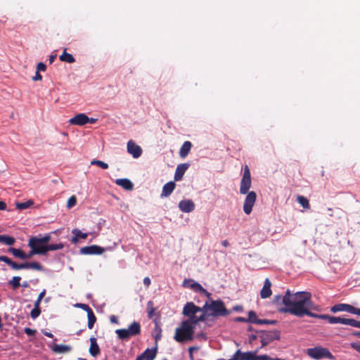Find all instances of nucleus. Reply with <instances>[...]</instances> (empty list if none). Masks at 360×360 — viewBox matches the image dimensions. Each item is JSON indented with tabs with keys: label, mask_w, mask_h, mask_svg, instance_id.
Segmentation results:
<instances>
[{
	"label": "nucleus",
	"mask_w": 360,
	"mask_h": 360,
	"mask_svg": "<svg viewBox=\"0 0 360 360\" xmlns=\"http://www.w3.org/2000/svg\"><path fill=\"white\" fill-rule=\"evenodd\" d=\"M143 359H145L144 356L143 355V354H141V355H139L136 357V360H143Z\"/></svg>",
	"instance_id": "61"
},
{
	"label": "nucleus",
	"mask_w": 360,
	"mask_h": 360,
	"mask_svg": "<svg viewBox=\"0 0 360 360\" xmlns=\"http://www.w3.org/2000/svg\"><path fill=\"white\" fill-rule=\"evenodd\" d=\"M89 117L84 113H79L70 119L69 123L72 125L83 126L88 123Z\"/></svg>",
	"instance_id": "15"
},
{
	"label": "nucleus",
	"mask_w": 360,
	"mask_h": 360,
	"mask_svg": "<svg viewBox=\"0 0 360 360\" xmlns=\"http://www.w3.org/2000/svg\"><path fill=\"white\" fill-rule=\"evenodd\" d=\"M28 246L30 249L37 250L35 252H38L39 255H44L46 254L47 244L43 243L41 239L37 236H32L29 239Z\"/></svg>",
	"instance_id": "8"
},
{
	"label": "nucleus",
	"mask_w": 360,
	"mask_h": 360,
	"mask_svg": "<svg viewBox=\"0 0 360 360\" xmlns=\"http://www.w3.org/2000/svg\"><path fill=\"white\" fill-rule=\"evenodd\" d=\"M311 309H312V307L311 308H308L306 310V313H304V316L307 315L310 317L317 318V319H323V317H324L326 316V314H317L312 313L310 311V310Z\"/></svg>",
	"instance_id": "41"
},
{
	"label": "nucleus",
	"mask_w": 360,
	"mask_h": 360,
	"mask_svg": "<svg viewBox=\"0 0 360 360\" xmlns=\"http://www.w3.org/2000/svg\"><path fill=\"white\" fill-rule=\"evenodd\" d=\"M142 354L144 356L145 360H153L156 356L157 349H147Z\"/></svg>",
	"instance_id": "28"
},
{
	"label": "nucleus",
	"mask_w": 360,
	"mask_h": 360,
	"mask_svg": "<svg viewBox=\"0 0 360 360\" xmlns=\"http://www.w3.org/2000/svg\"><path fill=\"white\" fill-rule=\"evenodd\" d=\"M87 317H88V328L89 329H91L96 321V318L94 315V311H88Z\"/></svg>",
	"instance_id": "32"
},
{
	"label": "nucleus",
	"mask_w": 360,
	"mask_h": 360,
	"mask_svg": "<svg viewBox=\"0 0 360 360\" xmlns=\"http://www.w3.org/2000/svg\"><path fill=\"white\" fill-rule=\"evenodd\" d=\"M179 210L186 213L191 212L195 209V204L191 200H183L179 203Z\"/></svg>",
	"instance_id": "16"
},
{
	"label": "nucleus",
	"mask_w": 360,
	"mask_h": 360,
	"mask_svg": "<svg viewBox=\"0 0 360 360\" xmlns=\"http://www.w3.org/2000/svg\"><path fill=\"white\" fill-rule=\"evenodd\" d=\"M345 325L350 326L352 327L360 328V321L354 319H346Z\"/></svg>",
	"instance_id": "39"
},
{
	"label": "nucleus",
	"mask_w": 360,
	"mask_h": 360,
	"mask_svg": "<svg viewBox=\"0 0 360 360\" xmlns=\"http://www.w3.org/2000/svg\"><path fill=\"white\" fill-rule=\"evenodd\" d=\"M90 347H89V353L93 356H96L100 354V348L97 344L96 339L94 337L90 338Z\"/></svg>",
	"instance_id": "21"
},
{
	"label": "nucleus",
	"mask_w": 360,
	"mask_h": 360,
	"mask_svg": "<svg viewBox=\"0 0 360 360\" xmlns=\"http://www.w3.org/2000/svg\"><path fill=\"white\" fill-rule=\"evenodd\" d=\"M22 286L24 287V288H27L28 287V283L27 281H25L22 283Z\"/></svg>",
	"instance_id": "63"
},
{
	"label": "nucleus",
	"mask_w": 360,
	"mask_h": 360,
	"mask_svg": "<svg viewBox=\"0 0 360 360\" xmlns=\"http://www.w3.org/2000/svg\"><path fill=\"white\" fill-rule=\"evenodd\" d=\"M330 311L333 313L346 311L352 314L360 316V309L354 307L349 304H338L333 306Z\"/></svg>",
	"instance_id": "11"
},
{
	"label": "nucleus",
	"mask_w": 360,
	"mask_h": 360,
	"mask_svg": "<svg viewBox=\"0 0 360 360\" xmlns=\"http://www.w3.org/2000/svg\"><path fill=\"white\" fill-rule=\"evenodd\" d=\"M0 243L7 245H13L15 243V239L10 236L0 235Z\"/></svg>",
	"instance_id": "29"
},
{
	"label": "nucleus",
	"mask_w": 360,
	"mask_h": 360,
	"mask_svg": "<svg viewBox=\"0 0 360 360\" xmlns=\"http://www.w3.org/2000/svg\"><path fill=\"white\" fill-rule=\"evenodd\" d=\"M110 320L111 323H118V319L117 316H115L114 315L110 316Z\"/></svg>",
	"instance_id": "55"
},
{
	"label": "nucleus",
	"mask_w": 360,
	"mask_h": 360,
	"mask_svg": "<svg viewBox=\"0 0 360 360\" xmlns=\"http://www.w3.org/2000/svg\"><path fill=\"white\" fill-rule=\"evenodd\" d=\"M115 184L127 191H131L134 188L132 182L128 179H117Z\"/></svg>",
	"instance_id": "20"
},
{
	"label": "nucleus",
	"mask_w": 360,
	"mask_h": 360,
	"mask_svg": "<svg viewBox=\"0 0 360 360\" xmlns=\"http://www.w3.org/2000/svg\"><path fill=\"white\" fill-rule=\"evenodd\" d=\"M46 69V66L44 63L40 62L37 64V71L39 72V71H45Z\"/></svg>",
	"instance_id": "47"
},
{
	"label": "nucleus",
	"mask_w": 360,
	"mask_h": 360,
	"mask_svg": "<svg viewBox=\"0 0 360 360\" xmlns=\"http://www.w3.org/2000/svg\"><path fill=\"white\" fill-rule=\"evenodd\" d=\"M307 354L313 359L319 360L323 358L333 359L334 356L328 349L321 346L309 348L306 351Z\"/></svg>",
	"instance_id": "7"
},
{
	"label": "nucleus",
	"mask_w": 360,
	"mask_h": 360,
	"mask_svg": "<svg viewBox=\"0 0 360 360\" xmlns=\"http://www.w3.org/2000/svg\"><path fill=\"white\" fill-rule=\"evenodd\" d=\"M32 79L34 81L41 80L42 79V77L39 74V72L38 71H37L36 73H35V75L33 77Z\"/></svg>",
	"instance_id": "51"
},
{
	"label": "nucleus",
	"mask_w": 360,
	"mask_h": 360,
	"mask_svg": "<svg viewBox=\"0 0 360 360\" xmlns=\"http://www.w3.org/2000/svg\"><path fill=\"white\" fill-rule=\"evenodd\" d=\"M127 152L132 155L134 158H139L142 154L141 148L136 144L132 140L127 142Z\"/></svg>",
	"instance_id": "13"
},
{
	"label": "nucleus",
	"mask_w": 360,
	"mask_h": 360,
	"mask_svg": "<svg viewBox=\"0 0 360 360\" xmlns=\"http://www.w3.org/2000/svg\"><path fill=\"white\" fill-rule=\"evenodd\" d=\"M141 333V325L139 322L134 321L127 328L117 329L115 333L119 339L127 340L131 337L139 335Z\"/></svg>",
	"instance_id": "6"
},
{
	"label": "nucleus",
	"mask_w": 360,
	"mask_h": 360,
	"mask_svg": "<svg viewBox=\"0 0 360 360\" xmlns=\"http://www.w3.org/2000/svg\"><path fill=\"white\" fill-rule=\"evenodd\" d=\"M191 288L195 292H200V294L205 295L207 297L210 296V293L207 292L200 283L193 282Z\"/></svg>",
	"instance_id": "25"
},
{
	"label": "nucleus",
	"mask_w": 360,
	"mask_h": 360,
	"mask_svg": "<svg viewBox=\"0 0 360 360\" xmlns=\"http://www.w3.org/2000/svg\"><path fill=\"white\" fill-rule=\"evenodd\" d=\"M59 59L61 61L67 62L68 63H72L75 61V58L70 53H68L65 51H63V54L60 56Z\"/></svg>",
	"instance_id": "30"
},
{
	"label": "nucleus",
	"mask_w": 360,
	"mask_h": 360,
	"mask_svg": "<svg viewBox=\"0 0 360 360\" xmlns=\"http://www.w3.org/2000/svg\"><path fill=\"white\" fill-rule=\"evenodd\" d=\"M6 209V204L3 201H0V210H5Z\"/></svg>",
	"instance_id": "56"
},
{
	"label": "nucleus",
	"mask_w": 360,
	"mask_h": 360,
	"mask_svg": "<svg viewBox=\"0 0 360 360\" xmlns=\"http://www.w3.org/2000/svg\"><path fill=\"white\" fill-rule=\"evenodd\" d=\"M72 233L75 235V236L72 238V242L73 243H76L78 241V238L86 239L88 236V233H82L77 229H74L72 231Z\"/></svg>",
	"instance_id": "26"
},
{
	"label": "nucleus",
	"mask_w": 360,
	"mask_h": 360,
	"mask_svg": "<svg viewBox=\"0 0 360 360\" xmlns=\"http://www.w3.org/2000/svg\"><path fill=\"white\" fill-rule=\"evenodd\" d=\"M175 188V184L173 181H169L165 184L163 186L161 196L162 197H167L169 196L174 191Z\"/></svg>",
	"instance_id": "22"
},
{
	"label": "nucleus",
	"mask_w": 360,
	"mask_h": 360,
	"mask_svg": "<svg viewBox=\"0 0 360 360\" xmlns=\"http://www.w3.org/2000/svg\"><path fill=\"white\" fill-rule=\"evenodd\" d=\"M276 323V321L274 320H267V319H260L259 321H258V324L259 325H262V324H275Z\"/></svg>",
	"instance_id": "45"
},
{
	"label": "nucleus",
	"mask_w": 360,
	"mask_h": 360,
	"mask_svg": "<svg viewBox=\"0 0 360 360\" xmlns=\"http://www.w3.org/2000/svg\"><path fill=\"white\" fill-rule=\"evenodd\" d=\"M51 348V350L56 354H65L72 350L71 346L65 345L54 344Z\"/></svg>",
	"instance_id": "19"
},
{
	"label": "nucleus",
	"mask_w": 360,
	"mask_h": 360,
	"mask_svg": "<svg viewBox=\"0 0 360 360\" xmlns=\"http://www.w3.org/2000/svg\"><path fill=\"white\" fill-rule=\"evenodd\" d=\"M34 204L33 200H30L26 202H17L16 203V208L22 210L29 208L30 206H32Z\"/></svg>",
	"instance_id": "31"
},
{
	"label": "nucleus",
	"mask_w": 360,
	"mask_h": 360,
	"mask_svg": "<svg viewBox=\"0 0 360 360\" xmlns=\"http://www.w3.org/2000/svg\"><path fill=\"white\" fill-rule=\"evenodd\" d=\"M44 335H46L48 338H53V335L50 332H44Z\"/></svg>",
	"instance_id": "58"
},
{
	"label": "nucleus",
	"mask_w": 360,
	"mask_h": 360,
	"mask_svg": "<svg viewBox=\"0 0 360 360\" xmlns=\"http://www.w3.org/2000/svg\"><path fill=\"white\" fill-rule=\"evenodd\" d=\"M8 252L11 253L16 258H19L21 259H26L25 252H24L20 249L10 248L8 250Z\"/></svg>",
	"instance_id": "27"
},
{
	"label": "nucleus",
	"mask_w": 360,
	"mask_h": 360,
	"mask_svg": "<svg viewBox=\"0 0 360 360\" xmlns=\"http://www.w3.org/2000/svg\"><path fill=\"white\" fill-rule=\"evenodd\" d=\"M354 335L360 337V331H356L353 333Z\"/></svg>",
	"instance_id": "64"
},
{
	"label": "nucleus",
	"mask_w": 360,
	"mask_h": 360,
	"mask_svg": "<svg viewBox=\"0 0 360 360\" xmlns=\"http://www.w3.org/2000/svg\"><path fill=\"white\" fill-rule=\"evenodd\" d=\"M64 248V245L63 243H57V244H47L46 246V253L49 251H54L58 250H61Z\"/></svg>",
	"instance_id": "35"
},
{
	"label": "nucleus",
	"mask_w": 360,
	"mask_h": 360,
	"mask_svg": "<svg viewBox=\"0 0 360 360\" xmlns=\"http://www.w3.org/2000/svg\"><path fill=\"white\" fill-rule=\"evenodd\" d=\"M192 147V144L190 141H185L181 146L179 150V155L181 158H186L189 153Z\"/></svg>",
	"instance_id": "24"
},
{
	"label": "nucleus",
	"mask_w": 360,
	"mask_h": 360,
	"mask_svg": "<svg viewBox=\"0 0 360 360\" xmlns=\"http://www.w3.org/2000/svg\"><path fill=\"white\" fill-rule=\"evenodd\" d=\"M96 121H97V119H96V118H93V117L89 118V117L88 123L94 124L96 122Z\"/></svg>",
	"instance_id": "57"
},
{
	"label": "nucleus",
	"mask_w": 360,
	"mask_h": 360,
	"mask_svg": "<svg viewBox=\"0 0 360 360\" xmlns=\"http://www.w3.org/2000/svg\"><path fill=\"white\" fill-rule=\"evenodd\" d=\"M41 313L40 307L34 305V308L32 309L30 312V316L32 319H36Z\"/></svg>",
	"instance_id": "40"
},
{
	"label": "nucleus",
	"mask_w": 360,
	"mask_h": 360,
	"mask_svg": "<svg viewBox=\"0 0 360 360\" xmlns=\"http://www.w3.org/2000/svg\"><path fill=\"white\" fill-rule=\"evenodd\" d=\"M260 319L257 318V316L255 311H250L248 312V322L258 324V321Z\"/></svg>",
	"instance_id": "36"
},
{
	"label": "nucleus",
	"mask_w": 360,
	"mask_h": 360,
	"mask_svg": "<svg viewBox=\"0 0 360 360\" xmlns=\"http://www.w3.org/2000/svg\"><path fill=\"white\" fill-rule=\"evenodd\" d=\"M182 314L188 318L183 321L188 322L189 325L195 328L198 322H206L209 320V314L204 311L203 308L196 306L192 302H187L184 305Z\"/></svg>",
	"instance_id": "2"
},
{
	"label": "nucleus",
	"mask_w": 360,
	"mask_h": 360,
	"mask_svg": "<svg viewBox=\"0 0 360 360\" xmlns=\"http://www.w3.org/2000/svg\"><path fill=\"white\" fill-rule=\"evenodd\" d=\"M189 165L186 163L180 164L177 165L175 174H174V179L175 181H180L183 178L184 173L186 169L188 168Z\"/></svg>",
	"instance_id": "18"
},
{
	"label": "nucleus",
	"mask_w": 360,
	"mask_h": 360,
	"mask_svg": "<svg viewBox=\"0 0 360 360\" xmlns=\"http://www.w3.org/2000/svg\"><path fill=\"white\" fill-rule=\"evenodd\" d=\"M271 283L270 280L268 278H266L264 281L263 288L260 291V297L262 299H266L271 295L272 292L271 290Z\"/></svg>",
	"instance_id": "17"
},
{
	"label": "nucleus",
	"mask_w": 360,
	"mask_h": 360,
	"mask_svg": "<svg viewBox=\"0 0 360 360\" xmlns=\"http://www.w3.org/2000/svg\"><path fill=\"white\" fill-rule=\"evenodd\" d=\"M246 194L247 195L243 204V211L246 214H250L252 212V207L255 203L257 195L255 191H250Z\"/></svg>",
	"instance_id": "12"
},
{
	"label": "nucleus",
	"mask_w": 360,
	"mask_h": 360,
	"mask_svg": "<svg viewBox=\"0 0 360 360\" xmlns=\"http://www.w3.org/2000/svg\"><path fill=\"white\" fill-rule=\"evenodd\" d=\"M160 333H161V330L160 329L159 334L155 336L156 341H158L159 339H160V338H161Z\"/></svg>",
	"instance_id": "62"
},
{
	"label": "nucleus",
	"mask_w": 360,
	"mask_h": 360,
	"mask_svg": "<svg viewBox=\"0 0 360 360\" xmlns=\"http://www.w3.org/2000/svg\"><path fill=\"white\" fill-rule=\"evenodd\" d=\"M76 307L82 309L83 310L86 311L87 313H88V311H93L91 309V307L89 305L86 304H77Z\"/></svg>",
	"instance_id": "44"
},
{
	"label": "nucleus",
	"mask_w": 360,
	"mask_h": 360,
	"mask_svg": "<svg viewBox=\"0 0 360 360\" xmlns=\"http://www.w3.org/2000/svg\"><path fill=\"white\" fill-rule=\"evenodd\" d=\"M273 302L276 304L281 302L284 305L278 308L279 312L289 313L297 317L304 316L306 310L313 306L311 293L305 291L291 293L288 290L284 296L275 295Z\"/></svg>",
	"instance_id": "1"
},
{
	"label": "nucleus",
	"mask_w": 360,
	"mask_h": 360,
	"mask_svg": "<svg viewBox=\"0 0 360 360\" xmlns=\"http://www.w3.org/2000/svg\"><path fill=\"white\" fill-rule=\"evenodd\" d=\"M79 252L82 255H101L104 249L98 245H92L82 248Z\"/></svg>",
	"instance_id": "14"
},
{
	"label": "nucleus",
	"mask_w": 360,
	"mask_h": 360,
	"mask_svg": "<svg viewBox=\"0 0 360 360\" xmlns=\"http://www.w3.org/2000/svg\"><path fill=\"white\" fill-rule=\"evenodd\" d=\"M235 321H238V322H248V319L238 316V317L236 318Z\"/></svg>",
	"instance_id": "54"
},
{
	"label": "nucleus",
	"mask_w": 360,
	"mask_h": 360,
	"mask_svg": "<svg viewBox=\"0 0 360 360\" xmlns=\"http://www.w3.org/2000/svg\"><path fill=\"white\" fill-rule=\"evenodd\" d=\"M0 262H4L8 265H9L14 270H20V269H34L37 271H42L43 266L37 262H23L20 264H17L15 262L12 261L9 257L4 255L0 256Z\"/></svg>",
	"instance_id": "5"
},
{
	"label": "nucleus",
	"mask_w": 360,
	"mask_h": 360,
	"mask_svg": "<svg viewBox=\"0 0 360 360\" xmlns=\"http://www.w3.org/2000/svg\"><path fill=\"white\" fill-rule=\"evenodd\" d=\"M39 238L41 239V240L42 241L43 243L48 244V243L51 240V234L47 233V234L44 235L43 237Z\"/></svg>",
	"instance_id": "46"
},
{
	"label": "nucleus",
	"mask_w": 360,
	"mask_h": 360,
	"mask_svg": "<svg viewBox=\"0 0 360 360\" xmlns=\"http://www.w3.org/2000/svg\"><path fill=\"white\" fill-rule=\"evenodd\" d=\"M24 331L29 336L34 335L36 333V330L30 328H25Z\"/></svg>",
	"instance_id": "48"
},
{
	"label": "nucleus",
	"mask_w": 360,
	"mask_h": 360,
	"mask_svg": "<svg viewBox=\"0 0 360 360\" xmlns=\"http://www.w3.org/2000/svg\"><path fill=\"white\" fill-rule=\"evenodd\" d=\"M195 327L188 322L182 321L181 326L176 328L174 339L178 342H184L193 339Z\"/></svg>",
	"instance_id": "4"
},
{
	"label": "nucleus",
	"mask_w": 360,
	"mask_h": 360,
	"mask_svg": "<svg viewBox=\"0 0 360 360\" xmlns=\"http://www.w3.org/2000/svg\"><path fill=\"white\" fill-rule=\"evenodd\" d=\"M221 244L224 247H227V246L229 245V241L227 240H222Z\"/></svg>",
	"instance_id": "59"
},
{
	"label": "nucleus",
	"mask_w": 360,
	"mask_h": 360,
	"mask_svg": "<svg viewBox=\"0 0 360 360\" xmlns=\"http://www.w3.org/2000/svg\"><path fill=\"white\" fill-rule=\"evenodd\" d=\"M76 203H77V198L75 195H72L68 200L67 207L71 208L73 206H75L76 205Z\"/></svg>",
	"instance_id": "42"
},
{
	"label": "nucleus",
	"mask_w": 360,
	"mask_h": 360,
	"mask_svg": "<svg viewBox=\"0 0 360 360\" xmlns=\"http://www.w3.org/2000/svg\"><path fill=\"white\" fill-rule=\"evenodd\" d=\"M37 250H33V249H31L30 251L29 252V253H25V256H26V259L32 257L33 255H39L38 252H35Z\"/></svg>",
	"instance_id": "50"
},
{
	"label": "nucleus",
	"mask_w": 360,
	"mask_h": 360,
	"mask_svg": "<svg viewBox=\"0 0 360 360\" xmlns=\"http://www.w3.org/2000/svg\"><path fill=\"white\" fill-rule=\"evenodd\" d=\"M257 352H258V349L252 351V354H254V355H253L252 360H271V359H272L266 354L257 356Z\"/></svg>",
	"instance_id": "37"
},
{
	"label": "nucleus",
	"mask_w": 360,
	"mask_h": 360,
	"mask_svg": "<svg viewBox=\"0 0 360 360\" xmlns=\"http://www.w3.org/2000/svg\"><path fill=\"white\" fill-rule=\"evenodd\" d=\"M323 320H326L330 324L341 323L345 325L346 322V318L332 316L328 314L323 317Z\"/></svg>",
	"instance_id": "23"
},
{
	"label": "nucleus",
	"mask_w": 360,
	"mask_h": 360,
	"mask_svg": "<svg viewBox=\"0 0 360 360\" xmlns=\"http://www.w3.org/2000/svg\"><path fill=\"white\" fill-rule=\"evenodd\" d=\"M259 337L262 347H263L274 340H278L280 338V333L276 330L271 331H263Z\"/></svg>",
	"instance_id": "9"
},
{
	"label": "nucleus",
	"mask_w": 360,
	"mask_h": 360,
	"mask_svg": "<svg viewBox=\"0 0 360 360\" xmlns=\"http://www.w3.org/2000/svg\"><path fill=\"white\" fill-rule=\"evenodd\" d=\"M192 349H198V347H191L188 349L189 352V358L191 360H194L193 355L192 353Z\"/></svg>",
	"instance_id": "52"
},
{
	"label": "nucleus",
	"mask_w": 360,
	"mask_h": 360,
	"mask_svg": "<svg viewBox=\"0 0 360 360\" xmlns=\"http://www.w3.org/2000/svg\"><path fill=\"white\" fill-rule=\"evenodd\" d=\"M251 186V175L248 166H245L243 172V178L240 181V193L241 194H246Z\"/></svg>",
	"instance_id": "10"
},
{
	"label": "nucleus",
	"mask_w": 360,
	"mask_h": 360,
	"mask_svg": "<svg viewBox=\"0 0 360 360\" xmlns=\"http://www.w3.org/2000/svg\"><path fill=\"white\" fill-rule=\"evenodd\" d=\"M143 284L146 286L148 287L150 285V278H148V277L144 278V279H143Z\"/></svg>",
	"instance_id": "53"
},
{
	"label": "nucleus",
	"mask_w": 360,
	"mask_h": 360,
	"mask_svg": "<svg viewBox=\"0 0 360 360\" xmlns=\"http://www.w3.org/2000/svg\"><path fill=\"white\" fill-rule=\"evenodd\" d=\"M91 165H96L103 169H107L109 166H108V163H105L101 160H91Z\"/></svg>",
	"instance_id": "38"
},
{
	"label": "nucleus",
	"mask_w": 360,
	"mask_h": 360,
	"mask_svg": "<svg viewBox=\"0 0 360 360\" xmlns=\"http://www.w3.org/2000/svg\"><path fill=\"white\" fill-rule=\"evenodd\" d=\"M204 311L210 316H225L230 314V311L225 307L224 303L221 300L206 302L202 307Z\"/></svg>",
	"instance_id": "3"
},
{
	"label": "nucleus",
	"mask_w": 360,
	"mask_h": 360,
	"mask_svg": "<svg viewBox=\"0 0 360 360\" xmlns=\"http://www.w3.org/2000/svg\"><path fill=\"white\" fill-rule=\"evenodd\" d=\"M46 294V290H43L39 295L37 300L34 302V305H36V306H40V303L41 302V300L43 299V297H44Z\"/></svg>",
	"instance_id": "43"
},
{
	"label": "nucleus",
	"mask_w": 360,
	"mask_h": 360,
	"mask_svg": "<svg viewBox=\"0 0 360 360\" xmlns=\"http://www.w3.org/2000/svg\"><path fill=\"white\" fill-rule=\"evenodd\" d=\"M350 346H351L352 348H353L356 352L360 353V343H359V342H352V343H350Z\"/></svg>",
	"instance_id": "49"
},
{
	"label": "nucleus",
	"mask_w": 360,
	"mask_h": 360,
	"mask_svg": "<svg viewBox=\"0 0 360 360\" xmlns=\"http://www.w3.org/2000/svg\"><path fill=\"white\" fill-rule=\"evenodd\" d=\"M297 201L302 206L304 209L309 208V200L302 195H298L297 197Z\"/></svg>",
	"instance_id": "34"
},
{
	"label": "nucleus",
	"mask_w": 360,
	"mask_h": 360,
	"mask_svg": "<svg viewBox=\"0 0 360 360\" xmlns=\"http://www.w3.org/2000/svg\"><path fill=\"white\" fill-rule=\"evenodd\" d=\"M56 55L55 56L51 55V56H49V62H50V63H52L54 61V60L56 58Z\"/></svg>",
	"instance_id": "60"
},
{
	"label": "nucleus",
	"mask_w": 360,
	"mask_h": 360,
	"mask_svg": "<svg viewBox=\"0 0 360 360\" xmlns=\"http://www.w3.org/2000/svg\"><path fill=\"white\" fill-rule=\"evenodd\" d=\"M21 277L14 276L11 280L8 281V285H11L13 289H17L20 285Z\"/></svg>",
	"instance_id": "33"
}]
</instances>
